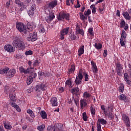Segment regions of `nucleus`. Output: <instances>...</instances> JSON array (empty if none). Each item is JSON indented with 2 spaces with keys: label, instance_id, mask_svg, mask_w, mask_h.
<instances>
[{
  "label": "nucleus",
  "instance_id": "1",
  "mask_svg": "<svg viewBox=\"0 0 131 131\" xmlns=\"http://www.w3.org/2000/svg\"><path fill=\"white\" fill-rule=\"evenodd\" d=\"M13 47H15L16 49H18L19 51H23L25 50V43L21 41L19 37H15L12 42Z\"/></svg>",
  "mask_w": 131,
  "mask_h": 131
},
{
  "label": "nucleus",
  "instance_id": "2",
  "mask_svg": "<svg viewBox=\"0 0 131 131\" xmlns=\"http://www.w3.org/2000/svg\"><path fill=\"white\" fill-rule=\"evenodd\" d=\"M57 20L58 21H69L70 20V14L66 11H61L57 15Z\"/></svg>",
  "mask_w": 131,
  "mask_h": 131
},
{
  "label": "nucleus",
  "instance_id": "3",
  "mask_svg": "<svg viewBox=\"0 0 131 131\" xmlns=\"http://www.w3.org/2000/svg\"><path fill=\"white\" fill-rule=\"evenodd\" d=\"M48 131H63L62 129V125L59 123H56L54 127L50 126L47 127Z\"/></svg>",
  "mask_w": 131,
  "mask_h": 131
},
{
  "label": "nucleus",
  "instance_id": "4",
  "mask_svg": "<svg viewBox=\"0 0 131 131\" xmlns=\"http://www.w3.org/2000/svg\"><path fill=\"white\" fill-rule=\"evenodd\" d=\"M37 32H34L29 34L28 36L27 37V40L28 41H32L33 42V41L37 40Z\"/></svg>",
  "mask_w": 131,
  "mask_h": 131
},
{
  "label": "nucleus",
  "instance_id": "5",
  "mask_svg": "<svg viewBox=\"0 0 131 131\" xmlns=\"http://www.w3.org/2000/svg\"><path fill=\"white\" fill-rule=\"evenodd\" d=\"M16 28L17 30H18L20 32H24L25 30H27V27L25 26V25L23 23L17 21L16 23Z\"/></svg>",
  "mask_w": 131,
  "mask_h": 131
},
{
  "label": "nucleus",
  "instance_id": "6",
  "mask_svg": "<svg viewBox=\"0 0 131 131\" xmlns=\"http://www.w3.org/2000/svg\"><path fill=\"white\" fill-rule=\"evenodd\" d=\"M69 29H70L69 27H67L62 29L60 31V35H59L60 39H61V40H63V39L65 38L64 36L67 35L68 33H69Z\"/></svg>",
  "mask_w": 131,
  "mask_h": 131
},
{
  "label": "nucleus",
  "instance_id": "7",
  "mask_svg": "<svg viewBox=\"0 0 131 131\" xmlns=\"http://www.w3.org/2000/svg\"><path fill=\"white\" fill-rule=\"evenodd\" d=\"M47 89V86L45 84H37L35 86V90L36 92H39L40 91H46Z\"/></svg>",
  "mask_w": 131,
  "mask_h": 131
},
{
  "label": "nucleus",
  "instance_id": "8",
  "mask_svg": "<svg viewBox=\"0 0 131 131\" xmlns=\"http://www.w3.org/2000/svg\"><path fill=\"white\" fill-rule=\"evenodd\" d=\"M4 50L5 51H7V52H8V53H14L15 51V48L13 47L12 45H6L4 46Z\"/></svg>",
  "mask_w": 131,
  "mask_h": 131
},
{
  "label": "nucleus",
  "instance_id": "9",
  "mask_svg": "<svg viewBox=\"0 0 131 131\" xmlns=\"http://www.w3.org/2000/svg\"><path fill=\"white\" fill-rule=\"evenodd\" d=\"M122 118H123V120H124V121H125L126 127H130V122L129 121V118L128 117V116H127L125 115H123Z\"/></svg>",
  "mask_w": 131,
  "mask_h": 131
},
{
  "label": "nucleus",
  "instance_id": "10",
  "mask_svg": "<svg viewBox=\"0 0 131 131\" xmlns=\"http://www.w3.org/2000/svg\"><path fill=\"white\" fill-rule=\"evenodd\" d=\"M123 69V67L121 66L120 63H117L116 64V72L119 76H121V72Z\"/></svg>",
  "mask_w": 131,
  "mask_h": 131
},
{
  "label": "nucleus",
  "instance_id": "11",
  "mask_svg": "<svg viewBox=\"0 0 131 131\" xmlns=\"http://www.w3.org/2000/svg\"><path fill=\"white\" fill-rule=\"evenodd\" d=\"M58 6V1L57 0H52L48 4V8L50 9H53L55 7Z\"/></svg>",
  "mask_w": 131,
  "mask_h": 131
},
{
  "label": "nucleus",
  "instance_id": "12",
  "mask_svg": "<svg viewBox=\"0 0 131 131\" xmlns=\"http://www.w3.org/2000/svg\"><path fill=\"white\" fill-rule=\"evenodd\" d=\"M50 104H51L52 106L53 107H57L59 105V102H58V99L57 97H53L50 100Z\"/></svg>",
  "mask_w": 131,
  "mask_h": 131
},
{
  "label": "nucleus",
  "instance_id": "13",
  "mask_svg": "<svg viewBox=\"0 0 131 131\" xmlns=\"http://www.w3.org/2000/svg\"><path fill=\"white\" fill-rule=\"evenodd\" d=\"M76 33H78L82 35V36H84V31L83 29H80V25H78V24L76 25Z\"/></svg>",
  "mask_w": 131,
  "mask_h": 131
},
{
  "label": "nucleus",
  "instance_id": "14",
  "mask_svg": "<svg viewBox=\"0 0 131 131\" xmlns=\"http://www.w3.org/2000/svg\"><path fill=\"white\" fill-rule=\"evenodd\" d=\"M36 8L35 7V5L33 4L31 6L30 10L28 11V14L31 18H32L34 15V10H35Z\"/></svg>",
  "mask_w": 131,
  "mask_h": 131
},
{
  "label": "nucleus",
  "instance_id": "15",
  "mask_svg": "<svg viewBox=\"0 0 131 131\" xmlns=\"http://www.w3.org/2000/svg\"><path fill=\"white\" fill-rule=\"evenodd\" d=\"M55 19V14L53 12H50L49 16L46 17V21L49 24L51 23V21H53Z\"/></svg>",
  "mask_w": 131,
  "mask_h": 131
},
{
  "label": "nucleus",
  "instance_id": "16",
  "mask_svg": "<svg viewBox=\"0 0 131 131\" xmlns=\"http://www.w3.org/2000/svg\"><path fill=\"white\" fill-rule=\"evenodd\" d=\"M3 124L6 129H8L9 130H11V129H12V123L9 122V121H4Z\"/></svg>",
  "mask_w": 131,
  "mask_h": 131
},
{
  "label": "nucleus",
  "instance_id": "17",
  "mask_svg": "<svg viewBox=\"0 0 131 131\" xmlns=\"http://www.w3.org/2000/svg\"><path fill=\"white\" fill-rule=\"evenodd\" d=\"M36 25L34 22H29L28 23V27L27 29L30 30V31H32L33 30V28H36Z\"/></svg>",
  "mask_w": 131,
  "mask_h": 131
},
{
  "label": "nucleus",
  "instance_id": "18",
  "mask_svg": "<svg viewBox=\"0 0 131 131\" xmlns=\"http://www.w3.org/2000/svg\"><path fill=\"white\" fill-rule=\"evenodd\" d=\"M19 70L20 73H24L25 74H28L31 71V68H27L26 70L23 68V67H20L19 68Z\"/></svg>",
  "mask_w": 131,
  "mask_h": 131
},
{
  "label": "nucleus",
  "instance_id": "19",
  "mask_svg": "<svg viewBox=\"0 0 131 131\" xmlns=\"http://www.w3.org/2000/svg\"><path fill=\"white\" fill-rule=\"evenodd\" d=\"M15 74H16V70L15 69H11L8 72L7 75L9 78H12L15 76Z\"/></svg>",
  "mask_w": 131,
  "mask_h": 131
},
{
  "label": "nucleus",
  "instance_id": "20",
  "mask_svg": "<svg viewBox=\"0 0 131 131\" xmlns=\"http://www.w3.org/2000/svg\"><path fill=\"white\" fill-rule=\"evenodd\" d=\"M15 4L18 5L19 7H20V11H23L24 10L25 5H24V3H23V2H21L20 0H15Z\"/></svg>",
  "mask_w": 131,
  "mask_h": 131
},
{
  "label": "nucleus",
  "instance_id": "21",
  "mask_svg": "<svg viewBox=\"0 0 131 131\" xmlns=\"http://www.w3.org/2000/svg\"><path fill=\"white\" fill-rule=\"evenodd\" d=\"M84 54V46H81L78 51V55L79 57H80L82 55Z\"/></svg>",
  "mask_w": 131,
  "mask_h": 131
},
{
  "label": "nucleus",
  "instance_id": "22",
  "mask_svg": "<svg viewBox=\"0 0 131 131\" xmlns=\"http://www.w3.org/2000/svg\"><path fill=\"white\" fill-rule=\"evenodd\" d=\"M80 106L81 109H83L84 107H86L88 106V103H86V99H81L80 100Z\"/></svg>",
  "mask_w": 131,
  "mask_h": 131
},
{
  "label": "nucleus",
  "instance_id": "23",
  "mask_svg": "<svg viewBox=\"0 0 131 131\" xmlns=\"http://www.w3.org/2000/svg\"><path fill=\"white\" fill-rule=\"evenodd\" d=\"M122 15L126 20H130L131 17L129 13L127 11H123Z\"/></svg>",
  "mask_w": 131,
  "mask_h": 131
},
{
  "label": "nucleus",
  "instance_id": "24",
  "mask_svg": "<svg viewBox=\"0 0 131 131\" xmlns=\"http://www.w3.org/2000/svg\"><path fill=\"white\" fill-rule=\"evenodd\" d=\"M37 28L40 33H45L46 29H45V27H43V25L42 24L38 25Z\"/></svg>",
  "mask_w": 131,
  "mask_h": 131
},
{
  "label": "nucleus",
  "instance_id": "25",
  "mask_svg": "<svg viewBox=\"0 0 131 131\" xmlns=\"http://www.w3.org/2000/svg\"><path fill=\"white\" fill-rule=\"evenodd\" d=\"M75 71V65L72 64L71 66V68L68 69V74L70 75L72 73H74Z\"/></svg>",
  "mask_w": 131,
  "mask_h": 131
},
{
  "label": "nucleus",
  "instance_id": "26",
  "mask_svg": "<svg viewBox=\"0 0 131 131\" xmlns=\"http://www.w3.org/2000/svg\"><path fill=\"white\" fill-rule=\"evenodd\" d=\"M83 98L86 99V100H90V98L92 97V95H91V94H90L89 92L86 91L84 92L83 94Z\"/></svg>",
  "mask_w": 131,
  "mask_h": 131
},
{
  "label": "nucleus",
  "instance_id": "27",
  "mask_svg": "<svg viewBox=\"0 0 131 131\" xmlns=\"http://www.w3.org/2000/svg\"><path fill=\"white\" fill-rule=\"evenodd\" d=\"M119 100L120 101H124L125 103L127 102V100L126 99V96L124 94H121L119 96Z\"/></svg>",
  "mask_w": 131,
  "mask_h": 131
},
{
  "label": "nucleus",
  "instance_id": "28",
  "mask_svg": "<svg viewBox=\"0 0 131 131\" xmlns=\"http://www.w3.org/2000/svg\"><path fill=\"white\" fill-rule=\"evenodd\" d=\"M93 46L96 50H101L103 48V45L101 43H95Z\"/></svg>",
  "mask_w": 131,
  "mask_h": 131
},
{
  "label": "nucleus",
  "instance_id": "29",
  "mask_svg": "<svg viewBox=\"0 0 131 131\" xmlns=\"http://www.w3.org/2000/svg\"><path fill=\"white\" fill-rule=\"evenodd\" d=\"M11 106L15 108L18 112H21V109L19 107V105H17L15 102H12Z\"/></svg>",
  "mask_w": 131,
  "mask_h": 131
},
{
  "label": "nucleus",
  "instance_id": "30",
  "mask_svg": "<svg viewBox=\"0 0 131 131\" xmlns=\"http://www.w3.org/2000/svg\"><path fill=\"white\" fill-rule=\"evenodd\" d=\"M126 32H125V31L122 30L121 34V39H124V40H126Z\"/></svg>",
  "mask_w": 131,
  "mask_h": 131
},
{
  "label": "nucleus",
  "instance_id": "31",
  "mask_svg": "<svg viewBox=\"0 0 131 131\" xmlns=\"http://www.w3.org/2000/svg\"><path fill=\"white\" fill-rule=\"evenodd\" d=\"M9 71V68L6 67L4 69H1L0 70V74H5L6 73H8V72Z\"/></svg>",
  "mask_w": 131,
  "mask_h": 131
},
{
  "label": "nucleus",
  "instance_id": "32",
  "mask_svg": "<svg viewBox=\"0 0 131 131\" xmlns=\"http://www.w3.org/2000/svg\"><path fill=\"white\" fill-rule=\"evenodd\" d=\"M27 113H28V114H29L30 117H31L32 118H34L35 117L34 113H33V111H32V110H31L30 109L27 110Z\"/></svg>",
  "mask_w": 131,
  "mask_h": 131
},
{
  "label": "nucleus",
  "instance_id": "33",
  "mask_svg": "<svg viewBox=\"0 0 131 131\" xmlns=\"http://www.w3.org/2000/svg\"><path fill=\"white\" fill-rule=\"evenodd\" d=\"M40 115H41V117L42 118V119H47L48 115H47V113H46V112L43 111H41Z\"/></svg>",
  "mask_w": 131,
  "mask_h": 131
},
{
  "label": "nucleus",
  "instance_id": "34",
  "mask_svg": "<svg viewBox=\"0 0 131 131\" xmlns=\"http://www.w3.org/2000/svg\"><path fill=\"white\" fill-rule=\"evenodd\" d=\"M38 75L39 79H41V77H42V76H45V77H49V76L46 75V74H45V73L43 72H38Z\"/></svg>",
  "mask_w": 131,
  "mask_h": 131
},
{
  "label": "nucleus",
  "instance_id": "35",
  "mask_svg": "<svg viewBox=\"0 0 131 131\" xmlns=\"http://www.w3.org/2000/svg\"><path fill=\"white\" fill-rule=\"evenodd\" d=\"M90 111L92 116H95V115H96V109L93 105H91L90 107Z\"/></svg>",
  "mask_w": 131,
  "mask_h": 131
},
{
  "label": "nucleus",
  "instance_id": "36",
  "mask_svg": "<svg viewBox=\"0 0 131 131\" xmlns=\"http://www.w3.org/2000/svg\"><path fill=\"white\" fill-rule=\"evenodd\" d=\"M88 32L89 33L91 36H95V34L94 33V28H93V27L90 28L88 29Z\"/></svg>",
  "mask_w": 131,
  "mask_h": 131
},
{
  "label": "nucleus",
  "instance_id": "37",
  "mask_svg": "<svg viewBox=\"0 0 131 131\" xmlns=\"http://www.w3.org/2000/svg\"><path fill=\"white\" fill-rule=\"evenodd\" d=\"M66 85H68L69 88H72L73 85H72V82L71 81V79H69L66 81Z\"/></svg>",
  "mask_w": 131,
  "mask_h": 131
},
{
  "label": "nucleus",
  "instance_id": "38",
  "mask_svg": "<svg viewBox=\"0 0 131 131\" xmlns=\"http://www.w3.org/2000/svg\"><path fill=\"white\" fill-rule=\"evenodd\" d=\"M119 92L120 93H122L123 92H124V85L122 83H121L120 84V86H119Z\"/></svg>",
  "mask_w": 131,
  "mask_h": 131
},
{
  "label": "nucleus",
  "instance_id": "39",
  "mask_svg": "<svg viewBox=\"0 0 131 131\" xmlns=\"http://www.w3.org/2000/svg\"><path fill=\"white\" fill-rule=\"evenodd\" d=\"M76 77L82 80V78H83V75H82V70H79V73H78V76H77Z\"/></svg>",
  "mask_w": 131,
  "mask_h": 131
},
{
  "label": "nucleus",
  "instance_id": "40",
  "mask_svg": "<svg viewBox=\"0 0 131 131\" xmlns=\"http://www.w3.org/2000/svg\"><path fill=\"white\" fill-rule=\"evenodd\" d=\"M97 122L100 123L101 124H107V121L104 119H98Z\"/></svg>",
  "mask_w": 131,
  "mask_h": 131
},
{
  "label": "nucleus",
  "instance_id": "41",
  "mask_svg": "<svg viewBox=\"0 0 131 131\" xmlns=\"http://www.w3.org/2000/svg\"><path fill=\"white\" fill-rule=\"evenodd\" d=\"M9 98L12 102H16V100H17L16 98V95H14L13 94H10Z\"/></svg>",
  "mask_w": 131,
  "mask_h": 131
},
{
  "label": "nucleus",
  "instance_id": "42",
  "mask_svg": "<svg viewBox=\"0 0 131 131\" xmlns=\"http://www.w3.org/2000/svg\"><path fill=\"white\" fill-rule=\"evenodd\" d=\"M45 127H46V125L42 124L40 126H37V129L39 131H43V130L45 129Z\"/></svg>",
  "mask_w": 131,
  "mask_h": 131
},
{
  "label": "nucleus",
  "instance_id": "43",
  "mask_svg": "<svg viewBox=\"0 0 131 131\" xmlns=\"http://www.w3.org/2000/svg\"><path fill=\"white\" fill-rule=\"evenodd\" d=\"M90 9H92L93 14H95V13L97 12V10L96 9V6H95L94 4L91 5Z\"/></svg>",
  "mask_w": 131,
  "mask_h": 131
},
{
  "label": "nucleus",
  "instance_id": "44",
  "mask_svg": "<svg viewBox=\"0 0 131 131\" xmlns=\"http://www.w3.org/2000/svg\"><path fill=\"white\" fill-rule=\"evenodd\" d=\"M81 80H80V79L76 77V79L75 80V83L77 85H78L79 84H81Z\"/></svg>",
  "mask_w": 131,
  "mask_h": 131
},
{
  "label": "nucleus",
  "instance_id": "45",
  "mask_svg": "<svg viewBox=\"0 0 131 131\" xmlns=\"http://www.w3.org/2000/svg\"><path fill=\"white\" fill-rule=\"evenodd\" d=\"M120 45L121 47H124V48H126L125 46V42L126 41V40H124V39H120Z\"/></svg>",
  "mask_w": 131,
  "mask_h": 131
},
{
  "label": "nucleus",
  "instance_id": "46",
  "mask_svg": "<svg viewBox=\"0 0 131 131\" xmlns=\"http://www.w3.org/2000/svg\"><path fill=\"white\" fill-rule=\"evenodd\" d=\"M25 54L26 55V56L33 55V51L32 50L27 51L25 52Z\"/></svg>",
  "mask_w": 131,
  "mask_h": 131
},
{
  "label": "nucleus",
  "instance_id": "47",
  "mask_svg": "<svg viewBox=\"0 0 131 131\" xmlns=\"http://www.w3.org/2000/svg\"><path fill=\"white\" fill-rule=\"evenodd\" d=\"M125 21L124 20H122L120 23V28H123L124 27V26L126 25Z\"/></svg>",
  "mask_w": 131,
  "mask_h": 131
},
{
  "label": "nucleus",
  "instance_id": "48",
  "mask_svg": "<svg viewBox=\"0 0 131 131\" xmlns=\"http://www.w3.org/2000/svg\"><path fill=\"white\" fill-rule=\"evenodd\" d=\"M82 119L84 121H88V116H86V113L84 112L82 114Z\"/></svg>",
  "mask_w": 131,
  "mask_h": 131
},
{
  "label": "nucleus",
  "instance_id": "49",
  "mask_svg": "<svg viewBox=\"0 0 131 131\" xmlns=\"http://www.w3.org/2000/svg\"><path fill=\"white\" fill-rule=\"evenodd\" d=\"M32 81H33V79H32V78H30V77H29L28 78V79H27V83L28 85H29L31 83H32Z\"/></svg>",
  "mask_w": 131,
  "mask_h": 131
},
{
  "label": "nucleus",
  "instance_id": "50",
  "mask_svg": "<svg viewBox=\"0 0 131 131\" xmlns=\"http://www.w3.org/2000/svg\"><path fill=\"white\" fill-rule=\"evenodd\" d=\"M36 76H37V74H36V73H31L29 77L33 79V78H35Z\"/></svg>",
  "mask_w": 131,
  "mask_h": 131
},
{
  "label": "nucleus",
  "instance_id": "51",
  "mask_svg": "<svg viewBox=\"0 0 131 131\" xmlns=\"http://www.w3.org/2000/svg\"><path fill=\"white\" fill-rule=\"evenodd\" d=\"M80 19L82 21H84V19L85 18V16L83 15V13L82 12H79Z\"/></svg>",
  "mask_w": 131,
  "mask_h": 131
},
{
  "label": "nucleus",
  "instance_id": "52",
  "mask_svg": "<svg viewBox=\"0 0 131 131\" xmlns=\"http://www.w3.org/2000/svg\"><path fill=\"white\" fill-rule=\"evenodd\" d=\"M76 92V93L79 92V88H78V87L74 88L72 89V93H73V94H74Z\"/></svg>",
  "mask_w": 131,
  "mask_h": 131
},
{
  "label": "nucleus",
  "instance_id": "53",
  "mask_svg": "<svg viewBox=\"0 0 131 131\" xmlns=\"http://www.w3.org/2000/svg\"><path fill=\"white\" fill-rule=\"evenodd\" d=\"M91 14H92V11L90 9H88L87 10V11H85L84 13V15L85 16H89V15H91Z\"/></svg>",
  "mask_w": 131,
  "mask_h": 131
},
{
  "label": "nucleus",
  "instance_id": "54",
  "mask_svg": "<svg viewBox=\"0 0 131 131\" xmlns=\"http://www.w3.org/2000/svg\"><path fill=\"white\" fill-rule=\"evenodd\" d=\"M39 65V61H38V60H35V61L34 62L33 64V67H35L36 66H38Z\"/></svg>",
  "mask_w": 131,
  "mask_h": 131
},
{
  "label": "nucleus",
  "instance_id": "55",
  "mask_svg": "<svg viewBox=\"0 0 131 131\" xmlns=\"http://www.w3.org/2000/svg\"><path fill=\"white\" fill-rule=\"evenodd\" d=\"M70 37L71 40H75L77 38L76 36L74 34H71Z\"/></svg>",
  "mask_w": 131,
  "mask_h": 131
},
{
  "label": "nucleus",
  "instance_id": "56",
  "mask_svg": "<svg viewBox=\"0 0 131 131\" xmlns=\"http://www.w3.org/2000/svg\"><path fill=\"white\" fill-rule=\"evenodd\" d=\"M98 9L100 12H103L105 10V5H102V6H99Z\"/></svg>",
  "mask_w": 131,
  "mask_h": 131
},
{
  "label": "nucleus",
  "instance_id": "57",
  "mask_svg": "<svg viewBox=\"0 0 131 131\" xmlns=\"http://www.w3.org/2000/svg\"><path fill=\"white\" fill-rule=\"evenodd\" d=\"M83 75H84V81H88L89 80V75L86 73V72H84L83 73Z\"/></svg>",
  "mask_w": 131,
  "mask_h": 131
},
{
  "label": "nucleus",
  "instance_id": "58",
  "mask_svg": "<svg viewBox=\"0 0 131 131\" xmlns=\"http://www.w3.org/2000/svg\"><path fill=\"white\" fill-rule=\"evenodd\" d=\"M97 131H102V128H101V124L97 122Z\"/></svg>",
  "mask_w": 131,
  "mask_h": 131
},
{
  "label": "nucleus",
  "instance_id": "59",
  "mask_svg": "<svg viewBox=\"0 0 131 131\" xmlns=\"http://www.w3.org/2000/svg\"><path fill=\"white\" fill-rule=\"evenodd\" d=\"M108 116L109 118H111V119H113L114 118V116H113V114L112 113L109 112L108 114Z\"/></svg>",
  "mask_w": 131,
  "mask_h": 131
},
{
  "label": "nucleus",
  "instance_id": "60",
  "mask_svg": "<svg viewBox=\"0 0 131 131\" xmlns=\"http://www.w3.org/2000/svg\"><path fill=\"white\" fill-rule=\"evenodd\" d=\"M28 65L30 67L29 68H31V69H34V67L32 68V62L31 61H30V60L28 61Z\"/></svg>",
  "mask_w": 131,
  "mask_h": 131
},
{
  "label": "nucleus",
  "instance_id": "61",
  "mask_svg": "<svg viewBox=\"0 0 131 131\" xmlns=\"http://www.w3.org/2000/svg\"><path fill=\"white\" fill-rule=\"evenodd\" d=\"M127 79H128V74L125 73L124 74V80H125V81H126Z\"/></svg>",
  "mask_w": 131,
  "mask_h": 131
},
{
  "label": "nucleus",
  "instance_id": "62",
  "mask_svg": "<svg viewBox=\"0 0 131 131\" xmlns=\"http://www.w3.org/2000/svg\"><path fill=\"white\" fill-rule=\"evenodd\" d=\"M107 55H108V51L107 50H104L103 54L104 58H106L107 57Z\"/></svg>",
  "mask_w": 131,
  "mask_h": 131
},
{
  "label": "nucleus",
  "instance_id": "63",
  "mask_svg": "<svg viewBox=\"0 0 131 131\" xmlns=\"http://www.w3.org/2000/svg\"><path fill=\"white\" fill-rule=\"evenodd\" d=\"M91 63L92 66V68H95V67H97V64L94 61H91Z\"/></svg>",
  "mask_w": 131,
  "mask_h": 131
},
{
  "label": "nucleus",
  "instance_id": "64",
  "mask_svg": "<svg viewBox=\"0 0 131 131\" xmlns=\"http://www.w3.org/2000/svg\"><path fill=\"white\" fill-rule=\"evenodd\" d=\"M92 70L94 73H97L98 72V67H96L95 68H92Z\"/></svg>",
  "mask_w": 131,
  "mask_h": 131
}]
</instances>
